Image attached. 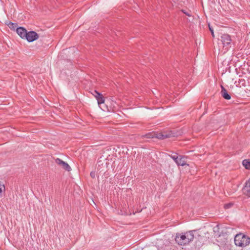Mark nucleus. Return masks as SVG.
<instances>
[{"mask_svg":"<svg viewBox=\"0 0 250 250\" xmlns=\"http://www.w3.org/2000/svg\"><path fill=\"white\" fill-rule=\"evenodd\" d=\"M221 94L222 97L225 100H230L231 99V95L229 94L227 89L223 86L221 85Z\"/></svg>","mask_w":250,"mask_h":250,"instance_id":"nucleus-10","label":"nucleus"},{"mask_svg":"<svg viewBox=\"0 0 250 250\" xmlns=\"http://www.w3.org/2000/svg\"><path fill=\"white\" fill-rule=\"evenodd\" d=\"M233 205H234V204L232 203H229L225 204L224 207L225 209H229V208H231L233 206Z\"/></svg>","mask_w":250,"mask_h":250,"instance_id":"nucleus-16","label":"nucleus"},{"mask_svg":"<svg viewBox=\"0 0 250 250\" xmlns=\"http://www.w3.org/2000/svg\"><path fill=\"white\" fill-rule=\"evenodd\" d=\"M17 33L20 36L21 39H25L27 31L23 27H19L16 29Z\"/></svg>","mask_w":250,"mask_h":250,"instance_id":"nucleus-9","label":"nucleus"},{"mask_svg":"<svg viewBox=\"0 0 250 250\" xmlns=\"http://www.w3.org/2000/svg\"><path fill=\"white\" fill-rule=\"evenodd\" d=\"M243 191L247 196L250 197V178L246 182Z\"/></svg>","mask_w":250,"mask_h":250,"instance_id":"nucleus-11","label":"nucleus"},{"mask_svg":"<svg viewBox=\"0 0 250 250\" xmlns=\"http://www.w3.org/2000/svg\"><path fill=\"white\" fill-rule=\"evenodd\" d=\"M220 41L222 42L223 47H226V49H228L231 47L232 40L231 36L228 34H222L221 36Z\"/></svg>","mask_w":250,"mask_h":250,"instance_id":"nucleus-5","label":"nucleus"},{"mask_svg":"<svg viewBox=\"0 0 250 250\" xmlns=\"http://www.w3.org/2000/svg\"><path fill=\"white\" fill-rule=\"evenodd\" d=\"M177 136V135L175 132H174L173 131L170 130L160 133L156 132L155 138H157L161 140H164L167 138L175 137Z\"/></svg>","mask_w":250,"mask_h":250,"instance_id":"nucleus-4","label":"nucleus"},{"mask_svg":"<svg viewBox=\"0 0 250 250\" xmlns=\"http://www.w3.org/2000/svg\"><path fill=\"white\" fill-rule=\"evenodd\" d=\"M181 11H182L183 13H184L186 15H187V16H188V17H191V14L190 13V12H187V11H186L185 10H183V9H182V10H181Z\"/></svg>","mask_w":250,"mask_h":250,"instance_id":"nucleus-18","label":"nucleus"},{"mask_svg":"<svg viewBox=\"0 0 250 250\" xmlns=\"http://www.w3.org/2000/svg\"><path fill=\"white\" fill-rule=\"evenodd\" d=\"M5 24L8 25V26L11 29L14 30L16 28H17L18 24L16 23L12 22L11 21H7Z\"/></svg>","mask_w":250,"mask_h":250,"instance_id":"nucleus-13","label":"nucleus"},{"mask_svg":"<svg viewBox=\"0 0 250 250\" xmlns=\"http://www.w3.org/2000/svg\"><path fill=\"white\" fill-rule=\"evenodd\" d=\"M195 244L197 246H199V247H200L201 246H202V244L201 243V242H198V241H196L195 242Z\"/></svg>","mask_w":250,"mask_h":250,"instance_id":"nucleus-20","label":"nucleus"},{"mask_svg":"<svg viewBox=\"0 0 250 250\" xmlns=\"http://www.w3.org/2000/svg\"><path fill=\"white\" fill-rule=\"evenodd\" d=\"M234 243L237 246L245 247L250 244V238L248 236L240 233L235 235Z\"/></svg>","mask_w":250,"mask_h":250,"instance_id":"nucleus-2","label":"nucleus"},{"mask_svg":"<svg viewBox=\"0 0 250 250\" xmlns=\"http://www.w3.org/2000/svg\"><path fill=\"white\" fill-rule=\"evenodd\" d=\"M5 190V186L3 183L0 181V196H2V193L3 191H4Z\"/></svg>","mask_w":250,"mask_h":250,"instance_id":"nucleus-15","label":"nucleus"},{"mask_svg":"<svg viewBox=\"0 0 250 250\" xmlns=\"http://www.w3.org/2000/svg\"><path fill=\"white\" fill-rule=\"evenodd\" d=\"M178 166H184L188 165L187 164L186 161V158L182 155H178L176 153H173L171 155H169Z\"/></svg>","mask_w":250,"mask_h":250,"instance_id":"nucleus-3","label":"nucleus"},{"mask_svg":"<svg viewBox=\"0 0 250 250\" xmlns=\"http://www.w3.org/2000/svg\"><path fill=\"white\" fill-rule=\"evenodd\" d=\"M25 35L26 37L25 38V39L29 42H33L37 40L39 37L38 34L34 31L27 32Z\"/></svg>","mask_w":250,"mask_h":250,"instance_id":"nucleus-6","label":"nucleus"},{"mask_svg":"<svg viewBox=\"0 0 250 250\" xmlns=\"http://www.w3.org/2000/svg\"><path fill=\"white\" fill-rule=\"evenodd\" d=\"M55 162L56 164H57L58 165L62 167V168L65 169V170L67 171H70L71 170V168L70 167V166L64 161H62L60 158H57L55 159Z\"/></svg>","mask_w":250,"mask_h":250,"instance_id":"nucleus-7","label":"nucleus"},{"mask_svg":"<svg viewBox=\"0 0 250 250\" xmlns=\"http://www.w3.org/2000/svg\"><path fill=\"white\" fill-rule=\"evenodd\" d=\"M156 132H149L145 135H142L141 138H146L148 139L155 138Z\"/></svg>","mask_w":250,"mask_h":250,"instance_id":"nucleus-12","label":"nucleus"},{"mask_svg":"<svg viewBox=\"0 0 250 250\" xmlns=\"http://www.w3.org/2000/svg\"><path fill=\"white\" fill-rule=\"evenodd\" d=\"M92 94L94 96L97 100V102L98 104H102L104 103V98L102 93L99 92L96 90L93 91V92Z\"/></svg>","mask_w":250,"mask_h":250,"instance_id":"nucleus-8","label":"nucleus"},{"mask_svg":"<svg viewBox=\"0 0 250 250\" xmlns=\"http://www.w3.org/2000/svg\"><path fill=\"white\" fill-rule=\"evenodd\" d=\"M243 165L246 169H250V160L245 159L242 162Z\"/></svg>","mask_w":250,"mask_h":250,"instance_id":"nucleus-14","label":"nucleus"},{"mask_svg":"<svg viewBox=\"0 0 250 250\" xmlns=\"http://www.w3.org/2000/svg\"><path fill=\"white\" fill-rule=\"evenodd\" d=\"M90 175L91 176V177L93 179H94L96 177V172L95 171H92L90 172Z\"/></svg>","mask_w":250,"mask_h":250,"instance_id":"nucleus-17","label":"nucleus"},{"mask_svg":"<svg viewBox=\"0 0 250 250\" xmlns=\"http://www.w3.org/2000/svg\"><path fill=\"white\" fill-rule=\"evenodd\" d=\"M195 231V230H192L185 233H177L175 238L176 243L179 246L188 245L193 241L194 237L193 232Z\"/></svg>","mask_w":250,"mask_h":250,"instance_id":"nucleus-1","label":"nucleus"},{"mask_svg":"<svg viewBox=\"0 0 250 250\" xmlns=\"http://www.w3.org/2000/svg\"><path fill=\"white\" fill-rule=\"evenodd\" d=\"M208 27H209V31H210L211 33V35L213 37H214V32H213V28L212 27H211L209 24L208 25Z\"/></svg>","mask_w":250,"mask_h":250,"instance_id":"nucleus-19","label":"nucleus"}]
</instances>
